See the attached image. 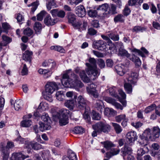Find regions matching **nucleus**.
I'll use <instances>...</instances> for the list:
<instances>
[{
    "label": "nucleus",
    "instance_id": "nucleus-1",
    "mask_svg": "<svg viewBox=\"0 0 160 160\" xmlns=\"http://www.w3.org/2000/svg\"><path fill=\"white\" fill-rule=\"evenodd\" d=\"M71 71V70H69L63 75L61 80L62 83L65 87L74 88L77 91H79L80 88L83 86V84L78 80L77 76L73 73L71 72V76L69 77L68 74L69 72Z\"/></svg>",
    "mask_w": 160,
    "mask_h": 160
},
{
    "label": "nucleus",
    "instance_id": "nucleus-2",
    "mask_svg": "<svg viewBox=\"0 0 160 160\" xmlns=\"http://www.w3.org/2000/svg\"><path fill=\"white\" fill-rule=\"evenodd\" d=\"M160 134V128L158 127H155L152 130L149 128L146 129L143 134L139 135V137L143 141L145 142L143 143H146L145 145H146L148 141H154L157 138H159Z\"/></svg>",
    "mask_w": 160,
    "mask_h": 160
},
{
    "label": "nucleus",
    "instance_id": "nucleus-3",
    "mask_svg": "<svg viewBox=\"0 0 160 160\" xmlns=\"http://www.w3.org/2000/svg\"><path fill=\"white\" fill-rule=\"evenodd\" d=\"M89 63H86V65L87 67L86 71L88 74L90 76L91 80H94L98 75V72L97 69L96 61L93 58H90L89 59Z\"/></svg>",
    "mask_w": 160,
    "mask_h": 160
},
{
    "label": "nucleus",
    "instance_id": "nucleus-4",
    "mask_svg": "<svg viewBox=\"0 0 160 160\" xmlns=\"http://www.w3.org/2000/svg\"><path fill=\"white\" fill-rule=\"evenodd\" d=\"M45 88V92L43 93L44 98L48 101L52 102L53 100L51 94L58 89V85L55 82H48Z\"/></svg>",
    "mask_w": 160,
    "mask_h": 160
},
{
    "label": "nucleus",
    "instance_id": "nucleus-5",
    "mask_svg": "<svg viewBox=\"0 0 160 160\" xmlns=\"http://www.w3.org/2000/svg\"><path fill=\"white\" fill-rule=\"evenodd\" d=\"M93 129L98 132L101 133L103 132L108 133L110 131V126L106 123L102 122L97 123L92 126Z\"/></svg>",
    "mask_w": 160,
    "mask_h": 160
},
{
    "label": "nucleus",
    "instance_id": "nucleus-6",
    "mask_svg": "<svg viewBox=\"0 0 160 160\" xmlns=\"http://www.w3.org/2000/svg\"><path fill=\"white\" fill-rule=\"evenodd\" d=\"M67 111L66 110H63L61 114L57 112L52 113L53 117L59 119V122L61 126L65 125L68 122V116L65 113Z\"/></svg>",
    "mask_w": 160,
    "mask_h": 160
},
{
    "label": "nucleus",
    "instance_id": "nucleus-7",
    "mask_svg": "<svg viewBox=\"0 0 160 160\" xmlns=\"http://www.w3.org/2000/svg\"><path fill=\"white\" fill-rule=\"evenodd\" d=\"M76 106L80 109L83 110L84 109H86L87 101L82 96L79 95L78 96Z\"/></svg>",
    "mask_w": 160,
    "mask_h": 160
},
{
    "label": "nucleus",
    "instance_id": "nucleus-8",
    "mask_svg": "<svg viewBox=\"0 0 160 160\" xmlns=\"http://www.w3.org/2000/svg\"><path fill=\"white\" fill-rule=\"evenodd\" d=\"M94 47L99 50L102 51H106L107 48L106 43L102 40H100L94 42L93 43Z\"/></svg>",
    "mask_w": 160,
    "mask_h": 160
},
{
    "label": "nucleus",
    "instance_id": "nucleus-9",
    "mask_svg": "<svg viewBox=\"0 0 160 160\" xmlns=\"http://www.w3.org/2000/svg\"><path fill=\"white\" fill-rule=\"evenodd\" d=\"M137 139V133L135 131L128 132L126 134V141L129 144L133 143Z\"/></svg>",
    "mask_w": 160,
    "mask_h": 160
},
{
    "label": "nucleus",
    "instance_id": "nucleus-10",
    "mask_svg": "<svg viewBox=\"0 0 160 160\" xmlns=\"http://www.w3.org/2000/svg\"><path fill=\"white\" fill-rule=\"evenodd\" d=\"M132 152L131 148L128 146V144H126L124 147L122 148L121 150L122 155L124 159H126V156L128 155L131 154Z\"/></svg>",
    "mask_w": 160,
    "mask_h": 160
},
{
    "label": "nucleus",
    "instance_id": "nucleus-11",
    "mask_svg": "<svg viewBox=\"0 0 160 160\" xmlns=\"http://www.w3.org/2000/svg\"><path fill=\"white\" fill-rule=\"evenodd\" d=\"M76 14L80 17H83L86 15V12L84 6L80 5L77 7L75 9Z\"/></svg>",
    "mask_w": 160,
    "mask_h": 160
},
{
    "label": "nucleus",
    "instance_id": "nucleus-12",
    "mask_svg": "<svg viewBox=\"0 0 160 160\" xmlns=\"http://www.w3.org/2000/svg\"><path fill=\"white\" fill-rule=\"evenodd\" d=\"M138 74L136 72H132L128 79V82L132 84L136 85L138 80Z\"/></svg>",
    "mask_w": 160,
    "mask_h": 160
},
{
    "label": "nucleus",
    "instance_id": "nucleus-13",
    "mask_svg": "<svg viewBox=\"0 0 160 160\" xmlns=\"http://www.w3.org/2000/svg\"><path fill=\"white\" fill-rule=\"evenodd\" d=\"M105 100L107 102L115 106L117 109H120L121 110L123 109L122 106L119 103L116 102V101L111 98L106 97L105 98Z\"/></svg>",
    "mask_w": 160,
    "mask_h": 160
},
{
    "label": "nucleus",
    "instance_id": "nucleus-14",
    "mask_svg": "<svg viewBox=\"0 0 160 160\" xmlns=\"http://www.w3.org/2000/svg\"><path fill=\"white\" fill-rule=\"evenodd\" d=\"M0 150L3 155V160H7L9 156V149L7 147H5L2 143H1Z\"/></svg>",
    "mask_w": 160,
    "mask_h": 160
},
{
    "label": "nucleus",
    "instance_id": "nucleus-15",
    "mask_svg": "<svg viewBox=\"0 0 160 160\" xmlns=\"http://www.w3.org/2000/svg\"><path fill=\"white\" fill-rule=\"evenodd\" d=\"M57 22L55 18H52L49 15H47L44 20V23L47 26H52L55 24Z\"/></svg>",
    "mask_w": 160,
    "mask_h": 160
},
{
    "label": "nucleus",
    "instance_id": "nucleus-16",
    "mask_svg": "<svg viewBox=\"0 0 160 160\" xmlns=\"http://www.w3.org/2000/svg\"><path fill=\"white\" fill-rule=\"evenodd\" d=\"M126 67L122 64H118L115 67V70L117 73L120 76H123L125 73Z\"/></svg>",
    "mask_w": 160,
    "mask_h": 160
},
{
    "label": "nucleus",
    "instance_id": "nucleus-17",
    "mask_svg": "<svg viewBox=\"0 0 160 160\" xmlns=\"http://www.w3.org/2000/svg\"><path fill=\"white\" fill-rule=\"evenodd\" d=\"M28 157L21 153H14L12 155L10 160H23Z\"/></svg>",
    "mask_w": 160,
    "mask_h": 160
},
{
    "label": "nucleus",
    "instance_id": "nucleus-18",
    "mask_svg": "<svg viewBox=\"0 0 160 160\" xmlns=\"http://www.w3.org/2000/svg\"><path fill=\"white\" fill-rule=\"evenodd\" d=\"M110 150V151L106 153L105 156L108 158H110L112 156L117 155L120 151V149L113 148Z\"/></svg>",
    "mask_w": 160,
    "mask_h": 160
},
{
    "label": "nucleus",
    "instance_id": "nucleus-19",
    "mask_svg": "<svg viewBox=\"0 0 160 160\" xmlns=\"http://www.w3.org/2000/svg\"><path fill=\"white\" fill-rule=\"evenodd\" d=\"M43 67H49V69L52 70L56 65L55 62L52 60H46L42 63Z\"/></svg>",
    "mask_w": 160,
    "mask_h": 160
},
{
    "label": "nucleus",
    "instance_id": "nucleus-20",
    "mask_svg": "<svg viewBox=\"0 0 160 160\" xmlns=\"http://www.w3.org/2000/svg\"><path fill=\"white\" fill-rule=\"evenodd\" d=\"M79 76L82 80L84 82L88 83L90 79L87 76L84 70H81L79 72Z\"/></svg>",
    "mask_w": 160,
    "mask_h": 160
},
{
    "label": "nucleus",
    "instance_id": "nucleus-21",
    "mask_svg": "<svg viewBox=\"0 0 160 160\" xmlns=\"http://www.w3.org/2000/svg\"><path fill=\"white\" fill-rule=\"evenodd\" d=\"M101 143L103 145L104 147L108 151L110 150L112 148L115 146L114 144L109 141L101 142Z\"/></svg>",
    "mask_w": 160,
    "mask_h": 160
},
{
    "label": "nucleus",
    "instance_id": "nucleus-22",
    "mask_svg": "<svg viewBox=\"0 0 160 160\" xmlns=\"http://www.w3.org/2000/svg\"><path fill=\"white\" fill-rule=\"evenodd\" d=\"M33 28L36 34H39L42 31V25L40 22H36L34 24Z\"/></svg>",
    "mask_w": 160,
    "mask_h": 160
},
{
    "label": "nucleus",
    "instance_id": "nucleus-23",
    "mask_svg": "<svg viewBox=\"0 0 160 160\" xmlns=\"http://www.w3.org/2000/svg\"><path fill=\"white\" fill-rule=\"evenodd\" d=\"M29 146L30 148H31L34 150H38L43 148L42 146L40 144L35 142H30Z\"/></svg>",
    "mask_w": 160,
    "mask_h": 160
},
{
    "label": "nucleus",
    "instance_id": "nucleus-24",
    "mask_svg": "<svg viewBox=\"0 0 160 160\" xmlns=\"http://www.w3.org/2000/svg\"><path fill=\"white\" fill-rule=\"evenodd\" d=\"M32 54V52H30L29 50L26 51L23 54V59L25 61H29L30 63Z\"/></svg>",
    "mask_w": 160,
    "mask_h": 160
},
{
    "label": "nucleus",
    "instance_id": "nucleus-25",
    "mask_svg": "<svg viewBox=\"0 0 160 160\" xmlns=\"http://www.w3.org/2000/svg\"><path fill=\"white\" fill-rule=\"evenodd\" d=\"M115 119L116 121L118 122H120L122 120H123V122L122 123V125H123L124 124L125 126L126 125L127 120L126 118L125 115L123 114L118 115L116 117Z\"/></svg>",
    "mask_w": 160,
    "mask_h": 160
},
{
    "label": "nucleus",
    "instance_id": "nucleus-26",
    "mask_svg": "<svg viewBox=\"0 0 160 160\" xmlns=\"http://www.w3.org/2000/svg\"><path fill=\"white\" fill-rule=\"evenodd\" d=\"M129 59L134 62L135 65L137 67H139L141 65V62L139 58L134 55H132Z\"/></svg>",
    "mask_w": 160,
    "mask_h": 160
},
{
    "label": "nucleus",
    "instance_id": "nucleus-27",
    "mask_svg": "<svg viewBox=\"0 0 160 160\" xmlns=\"http://www.w3.org/2000/svg\"><path fill=\"white\" fill-rule=\"evenodd\" d=\"M56 6L54 0H47L46 7L48 10H50L52 8L56 7Z\"/></svg>",
    "mask_w": 160,
    "mask_h": 160
},
{
    "label": "nucleus",
    "instance_id": "nucleus-28",
    "mask_svg": "<svg viewBox=\"0 0 160 160\" xmlns=\"http://www.w3.org/2000/svg\"><path fill=\"white\" fill-rule=\"evenodd\" d=\"M101 37L104 40L107 41V43L109 46H111L110 47H109V49L112 50V48L115 49L116 47L115 45L113 43L112 41L110 40L109 37L104 36V35H102Z\"/></svg>",
    "mask_w": 160,
    "mask_h": 160
},
{
    "label": "nucleus",
    "instance_id": "nucleus-29",
    "mask_svg": "<svg viewBox=\"0 0 160 160\" xmlns=\"http://www.w3.org/2000/svg\"><path fill=\"white\" fill-rule=\"evenodd\" d=\"M23 106L22 101L21 100H16L14 103V106L15 110L19 111Z\"/></svg>",
    "mask_w": 160,
    "mask_h": 160
},
{
    "label": "nucleus",
    "instance_id": "nucleus-30",
    "mask_svg": "<svg viewBox=\"0 0 160 160\" xmlns=\"http://www.w3.org/2000/svg\"><path fill=\"white\" fill-rule=\"evenodd\" d=\"M118 55L122 57H126L129 59L131 57L130 55L128 52V51L124 48L119 49L118 50Z\"/></svg>",
    "mask_w": 160,
    "mask_h": 160
},
{
    "label": "nucleus",
    "instance_id": "nucleus-31",
    "mask_svg": "<svg viewBox=\"0 0 160 160\" xmlns=\"http://www.w3.org/2000/svg\"><path fill=\"white\" fill-rule=\"evenodd\" d=\"M64 105L69 109H73L75 105V102L73 100H68L65 101Z\"/></svg>",
    "mask_w": 160,
    "mask_h": 160
},
{
    "label": "nucleus",
    "instance_id": "nucleus-32",
    "mask_svg": "<svg viewBox=\"0 0 160 160\" xmlns=\"http://www.w3.org/2000/svg\"><path fill=\"white\" fill-rule=\"evenodd\" d=\"M56 97L58 100L62 101L64 100L65 96L63 91H60L56 92Z\"/></svg>",
    "mask_w": 160,
    "mask_h": 160
},
{
    "label": "nucleus",
    "instance_id": "nucleus-33",
    "mask_svg": "<svg viewBox=\"0 0 160 160\" xmlns=\"http://www.w3.org/2000/svg\"><path fill=\"white\" fill-rule=\"evenodd\" d=\"M32 124V121L30 120L25 119L21 122V125L23 127H29Z\"/></svg>",
    "mask_w": 160,
    "mask_h": 160
},
{
    "label": "nucleus",
    "instance_id": "nucleus-34",
    "mask_svg": "<svg viewBox=\"0 0 160 160\" xmlns=\"http://www.w3.org/2000/svg\"><path fill=\"white\" fill-rule=\"evenodd\" d=\"M68 22L72 24L76 21L75 16L71 12H69L68 14Z\"/></svg>",
    "mask_w": 160,
    "mask_h": 160
},
{
    "label": "nucleus",
    "instance_id": "nucleus-35",
    "mask_svg": "<svg viewBox=\"0 0 160 160\" xmlns=\"http://www.w3.org/2000/svg\"><path fill=\"white\" fill-rule=\"evenodd\" d=\"M124 17L123 15L119 14L116 16L114 18V21L115 22H123L124 20Z\"/></svg>",
    "mask_w": 160,
    "mask_h": 160
},
{
    "label": "nucleus",
    "instance_id": "nucleus-36",
    "mask_svg": "<svg viewBox=\"0 0 160 160\" xmlns=\"http://www.w3.org/2000/svg\"><path fill=\"white\" fill-rule=\"evenodd\" d=\"M108 36L114 41H118L119 39V35L118 34H115L113 32L109 33L108 34Z\"/></svg>",
    "mask_w": 160,
    "mask_h": 160
},
{
    "label": "nucleus",
    "instance_id": "nucleus-37",
    "mask_svg": "<svg viewBox=\"0 0 160 160\" xmlns=\"http://www.w3.org/2000/svg\"><path fill=\"white\" fill-rule=\"evenodd\" d=\"M102 104L103 102L101 100H96L95 107L97 110L100 112H102Z\"/></svg>",
    "mask_w": 160,
    "mask_h": 160
},
{
    "label": "nucleus",
    "instance_id": "nucleus-38",
    "mask_svg": "<svg viewBox=\"0 0 160 160\" xmlns=\"http://www.w3.org/2000/svg\"><path fill=\"white\" fill-rule=\"evenodd\" d=\"M124 88L127 93L131 94L132 92V88L131 85L128 83L124 84Z\"/></svg>",
    "mask_w": 160,
    "mask_h": 160
},
{
    "label": "nucleus",
    "instance_id": "nucleus-39",
    "mask_svg": "<svg viewBox=\"0 0 160 160\" xmlns=\"http://www.w3.org/2000/svg\"><path fill=\"white\" fill-rule=\"evenodd\" d=\"M48 104L46 102H42L40 103L38 109H41L42 111L46 110L48 108Z\"/></svg>",
    "mask_w": 160,
    "mask_h": 160
},
{
    "label": "nucleus",
    "instance_id": "nucleus-40",
    "mask_svg": "<svg viewBox=\"0 0 160 160\" xmlns=\"http://www.w3.org/2000/svg\"><path fill=\"white\" fill-rule=\"evenodd\" d=\"M108 5L107 3H105L99 6L97 8V10L102 11L104 12L108 11Z\"/></svg>",
    "mask_w": 160,
    "mask_h": 160
},
{
    "label": "nucleus",
    "instance_id": "nucleus-41",
    "mask_svg": "<svg viewBox=\"0 0 160 160\" xmlns=\"http://www.w3.org/2000/svg\"><path fill=\"white\" fill-rule=\"evenodd\" d=\"M68 156L71 160H77L76 155L71 150H69L68 151Z\"/></svg>",
    "mask_w": 160,
    "mask_h": 160
},
{
    "label": "nucleus",
    "instance_id": "nucleus-42",
    "mask_svg": "<svg viewBox=\"0 0 160 160\" xmlns=\"http://www.w3.org/2000/svg\"><path fill=\"white\" fill-rule=\"evenodd\" d=\"M110 94L114 97L118 98V96L117 94L116 91V88L115 87L110 88L109 89Z\"/></svg>",
    "mask_w": 160,
    "mask_h": 160
},
{
    "label": "nucleus",
    "instance_id": "nucleus-43",
    "mask_svg": "<svg viewBox=\"0 0 160 160\" xmlns=\"http://www.w3.org/2000/svg\"><path fill=\"white\" fill-rule=\"evenodd\" d=\"M112 125L117 133H119L122 132V129L120 126L118 124L115 123H112Z\"/></svg>",
    "mask_w": 160,
    "mask_h": 160
},
{
    "label": "nucleus",
    "instance_id": "nucleus-44",
    "mask_svg": "<svg viewBox=\"0 0 160 160\" xmlns=\"http://www.w3.org/2000/svg\"><path fill=\"white\" fill-rule=\"evenodd\" d=\"M88 15L91 18L96 17L97 15V12L95 10H90L88 12Z\"/></svg>",
    "mask_w": 160,
    "mask_h": 160
},
{
    "label": "nucleus",
    "instance_id": "nucleus-45",
    "mask_svg": "<svg viewBox=\"0 0 160 160\" xmlns=\"http://www.w3.org/2000/svg\"><path fill=\"white\" fill-rule=\"evenodd\" d=\"M92 118L94 120H99L101 118L100 115L99 114L94 111H92Z\"/></svg>",
    "mask_w": 160,
    "mask_h": 160
},
{
    "label": "nucleus",
    "instance_id": "nucleus-46",
    "mask_svg": "<svg viewBox=\"0 0 160 160\" xmlns=\"http://www.w3.org/2000/svg\"><path fill=\"white\" fill-rule=\"evenodd\" d=\"M150 154L152 156L156 157L158 160H160V149L158 151H152Z\"/></svg>",
    "mask_w": 160,
    "mask_h": 160
},
{
    "label": "nucleus",
    "instance_id": "nucleus-47",
    "mask_svg": "<svg viewBox=\"0 0 160 160\" xmlns=\"http://www.w3.org/2000/svg\"><path fill=\"white\" fill-rule=\"evenodd\" d=\"M23 33L25 35L29 37L32 34L33 31L29 28H28L24 29Z\"/></svg>",
    "mask_w": 160,
    "mask_h": 160
},
{
    "label": "nucleus",
    "instance_id": "nucleus-48",
    "mask_svg": "<svg viewBox=\"0 0 160 160\" xmlns=\"http://www.w3.org/2000/svg\"><path fill=\"white\" fill-rule=\"evenodd\" d=\"M156 107V105L155 104H152L146 108L145 110V112L146 113H149L153 110Z\"/></svg>",
    "mask_w": 160,
    "mask_h": 160
},
{
    "label": "nucleus",
    "instance_id": "nucleus-49",
    "mask_svg": "<svg viewBox=\"0 0 160 160\" xmlns=\"http://www.w3.org/2000/svg\"><path fill=\"white\" fill-rule=\"evenodd\" d=\"M46 13L44 11H41L37 15V20L41 21L43 18V17Z\"/></svg>",
    "mask_w": 160,
    "mask_h": 160
},
{
    "label": "nucleus",
    "instance_id": "nucleus-50",
    "mask_svg": "<svg viewBox=\"0 0 160 160\" xmlns=\"http://www.w3.org/2000/svg\"><path fill=\"white\" fill-rule=\"evenodd\" d=\"M2 38L3 41L5 42L3 43L6 44V45L12 41L11 38L5 35H2Z\"/></svg>",
    "mask_w": 160,
    "mask_h": 160
},
{
    "label": "nucleus",
    "instance_id": "nucleus-51",
    "mask_svg": "<svg viewBox=\"0 0 160 160\" xmlns=\"http://www.w3.org/2000/svg\"><path fill=\"white\" fill-rule=\"evenodd\" d=\"M82 24V23L80 22H77L76 21L72 24L73 27L76 29H80V27Z\"/></svg>",
    "mask_w": 160,
    "mask_h": 160
},
{
    "label": "nucleus",
    "instance_id": "nucleus-52",
    "mask_svg": "<svg viewBox=\"0 0 160 160\" xmlns=\"http://www.w3.org/2000/svg\"><path fill=\"white\" fill-rule=\"evenodd\" d=\"M41 156L43 159L48 158L50 157V152L49 151L47 150L42 152Z\"/></svg>",
    "mask_w": 160,
    "mask_h": 160
},
{
    "label": "nucleus",
    "instance_id": "nucleus-53",
    "mask_svg": "<svg viewBox=\"0 0 160 160\" xmlns=\"http://www.w3.org/2000/svg\"><path fill=\"white\" fill-rule=\"evenodd\" d=\"M73 131L76 134H79L83 132V130L80 127H77L74 128Z\"/></svg>",
    "mask_w": 160,
    "mask_h": 160
},
{
    "label": "nucleus",
    "instance_id": "nucleus-54",
    "mask_svg": "<svg viewBox=\"0 0 160 160\" xmlns=\"http://www.w3.org/2000/svg\"><path fill=\"white\" fill-rule=\"evenodd\" d=\"M28 70L27 68V66L26 64L23 65L22 68V69L21 73L22 75L24 76L28 74Z\"/></svg>",
    "mask_w": 160,
    "mask_h": 160
},
{
    "label": "nucleus",
    "instance_id": "nucleus-55",
    "mask_svg": "<svg viewBox=\"0 0 160 160\" xmlns=\"http://www.w3.org/2000/svg\"><path fill=\"white\" fill-rule=\"evenodd\" d=\"M39 5V2L37 1L34 2L32 4V7L31 8V11L32 12H34V11L36 10L38 6Z\"/></svg>",
    "mask_w": 160,
    "mask_h": 160
},
{
    "label": "nucleus",
    "instance_id": "nucleus-56",
    "mask_svg": "<svg viewBox=\"0 0 160 160\" xmlns=\"http://www.w3.org/2000/svg\"><path fill=\"white\" fill-rule=\"evenodd\" d=\"M87 110H88L87 111H86V109H85V112L83 114V117L85 119L87 120L88 122H89L90 120V117L89 116V115L88 113V112H89V108L87 109Z\"/></svg>",
    "mask_w": 160,
    "mask_h": 160
},
{
    "label": "nucleus",
    "instance_id": "nucleus-57",
    "mask_svg": "<svg viewBox=\"0 0 160 160\" xmlns=\"http://www.w3.org/2000/svg\"><path fill=\"white\" fill-rule=\"evenodd\" d=\"M132 126L136 128H138L141 127L143 125V123L139 122H132L131 123Z\"/></svg>",
    "mask_w": 160,
    "mask_h": 160
},
{
    "label": "nucleus",
    "instance_id": "nucleus-58",
    "mask_svg": "<svg viewBox=\"0 0 160 160\" xmlns=\"http://www.w3.org/2000/svg\"><path fill=\"white\" fill-rule=\"evenodd\" d=\"M88 92L92 95L95 98H97L98 96V94L97 91L96 90L91 91L88 89Z\"/></svg>",
    "mask_w": 160,
    "mask_h": 160
},
{
    "label": "nucleus",
    "instance_id": "nucleus-59",
    "mask_svg": "<svg viewBox=\"0 0 160 160\" xmlns=\"http://www.w3.org/2000/svg\"><path fill=\"white\" fill-rule=\"evenodd\" d=\"M41 119L45 122H47L49 119L48 114L44 113L41 117Z\"/></svg>",
    "mask_w": 160,
    "mask_h": 160
},
{
    "label": "nucleus",
    "instance_id": "nucleus-60",
    "mask_svg": "<svg viewBox=\"0 0 160 160\" xmlns=\"http://www.w3.org/2000/svg\"><path fill=\"white\" fill-rule=\"evenodd\" d=\"M97 87V85L93 83H92L90 84L87 88V90L88 92V89L91 91L96 90L95 89Z\"/></svg>",
    "mask_w": 160,
    "mask_h": 160
},
{
    "label": "nucleus",
    "instance_id": "nucleus-61",
    "mask_svg": "<svg viewBox=\"0 0 160 160\" xmlns=\"http://www.w3.org/2000/svg\"><path fill=\"white\" fill-rule=\"evenodd\" d=\"M51 70L49 69H46L40 68L38 70V72L40 74H43L44 75L49 72Z\"/></svg>",
    "mask_w": 160,
    "mask_h": 160
},
{
    "label": "nucleus",
    "instance_id": "nucleus-62",
    "mask_svg": "<svg viewBox=\"0 0 160 160\" xmlns=\"http://www.w3.org/2000/svg\"><path fill=\"white\" fill-rule=\"evenodd\" d=\"M145 153L144 150L142 148L138 149L137 152L138 156H142Z\"/></svg>",
    "mask_w": 160,
    "mask_h": 160
},
{
    "label": "nucleus",
    "instance_id": "nucleus-63",
    "mask_svg": "<svg viewBox=\"0 0 160 160\" xmlns=\"http://www.w3.org/2000/svg\"><path fill=\"white\" fill-rule=\"evenodd\" d=\"M152 151H156L158 150L160 148L159 145L157 143H153L152 144L151 146Z\"/></svg>",
    "mask_w": 160,
    "mask_h": 160
},
{
    "label": "nucleus",
    "instance_id": "nucleus-64",
    "mask_svg": "<svg viewBox=\"0 0 160 160\" xmlns=\"http://www.w3.org/2000/svg\"><path fill=\"white\" fill-rule=\"evenodd\" d=\"M130 9L127 6H125L123 11V13L124 15L128 16L130 14Z\"/></svg>",
    "mask_w": 160,
    "mask_h": 160
}]
</instances>
